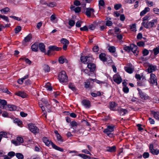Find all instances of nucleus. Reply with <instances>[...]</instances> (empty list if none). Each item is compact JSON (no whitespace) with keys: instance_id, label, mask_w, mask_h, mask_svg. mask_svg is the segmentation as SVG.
Listing matches in <instances>:
<instances>
[{"instance_id":"nucleus-20","label":"nucleus","mask_w":159,"mask_h":159,"mask_svg":"<svg viewBox=\"0 0 159 159\" xmlns=\"http://www.w3.org/2000/svg\"><path fill=\"white\" fill-rule=\"evenodd\" d=\"M140 97L143 100H146L148 99L149 97L145 93L143 92H140Z\"/></svg>"},{"instance_id":"nucleus-3","label":"nucleus","mask_w":159,"mask_h":159,"mask_svg":"<svg viewBox=\"0 0 159 159\" xmlns=\"http://www.w3.org/2000/svg\"><path fill=\"white\" fill-rule=\"evenodd\" d=\"M58 79L60 83L64 84L68 82V78L65 71H61L59 73Z\"/></svg>"},{"instance_id":"nucleus-43","label":"nucleus","mask_w":159,"mask_h":159,"mask_svg":"<svg viewBox=\"0 0 159 159\" xmlns=\"http://www.w3.org/2000/svg\"><path fill=\"white\" fill-rule=\"evenodd\" d=\"M149 20H150V16L148 15L143 18V22H147Z\"/></svg>"},{"instance_id":"nucleus-21","label":"nucleus","mask_w":159,"mask_h":159,"mask_svg":"<svg viewBox=\"0 0 159 159\" xmlns=\"http://www.w3.org/2000/svg\"><path fill=\"white\" fill-rule=\"evenodd\" d=\"M32 36L31 34H29L28 35H27L26 37H25L22 42L23 44L24 43H27L29 42L30 41L31 39H32Z\"/></svg>"},{"instance_id":"nucleus-25","label":"nucleus","mask_w":159,"mask_h":159,"mask_svg":"<svg viewBox=\"0 0 159 159\" xmlns=\"http://www.w3.org/2000/svg\"><path fill=\"white\" fill-rule=\"evenodd\" d=\"M39 49L43 52H45L46 50L45 49V46L43 43H40L39 44L38 46Z\"/></svg>"},{"instance_id":"nucleus-29","label":"nucleus","mask_w":159,"mask_h":159,"mask_svg":"<svg viewBox=\"0 0 159 159\" xmlns=\"http://www.w3.org/2000/svg\"><path fill=\"white\" fill-rule=\"evenodd\" d=\"M151 113L155 118L159 120V112L152 111Z\"/></svg>"},{"instance_id":"nucleus-28","label":"nucleus","mask_w":159,"mask_h":159,"mask_svg":"<svg viewBox=\"0 0 159 159\" xmlns=\"http://www.w3.org/2000/svg\"><path fill=\"white\" fill-rule=\"evenodd\" d=\"M70 9L74 11L75 12H79L81 11V8L80 7H75V6L71 5L70 7Z\"/></svg>"},{"instance_id":"nucleus-19","label":"nucleus","mask_w":159,"mask_h":159,"mask_svg":"<svg viewBox=\"0 0 159 159\" xmlns=\"http://www.w3.org/2000/svg\"><path fill=\"white\" fill-rule=\"evenodd\" d=\"M107 148L106 151L110 152H115L116 150V148L115 146H113L111 147H107Z\"/></svg>"},{"instance_id":"nucleus-64","label":"nucleus","mask_w":159,"mask_h":159,"mask_svg":"<svg viewBox=\"0 0 159 159\" xmlns=\"http://www.w3.org/2000/svg\"><path fill=\"white\" fill-rule=\"evenodd\" d=\"M30 159H41L40 157L38 155H34L30 157Z\"/></svg>"},{"instance_id":"nucleus-37","label":"nucleus","mask_w":159,"mask_h":159,"mask_svg":"<svg viewBox=\"0 0 159 159\" xmlns=\"http://www.w3.org/2000/svg\"><path fill=\"white\" fill-rule=\"evenodd\" d=\"M108 49L111 53H114L116 51V48L114 46H109Z\"/></svg>"},{"instance_id":"nucleus-13","label":"nucleus","mask_w":159,"mask_h":159,"mask_svg":"<svg viewBox=\"0 0 159 159\" xmlns=\"http://www.w3.org/2000/svg\"><path fill=\"white\" fill-rule=\"evenodd\" d=\"M125 71L129 74H131L133 71V69L132 67V65L131 64H129V66H127L125 67Z\"/></svg>"},{"instance_id":"nucleus-8","label":"nucleus","mask_w":159,"mask_h":159,"mask_svg":"<svg viewBox=\"0 0 159 159\" xmlns=\"http://www.w3.org/2000/svg\"><path fill=\"white\" fill-rule=\"evenodd\" d=\"M147 82L145 76L143 73L140 75V86H145Z\"/></svg>"},{"instance_id":"nucleus-26","label":"nucleus","mask_w":159,"mask_h":159,"mask_svg":"<svg viewBox=\"0 0 159 159\" xmlns=\"http://www.w3.org/2000/svg\"><path fill=\"white\" fill-rule=\"evenodd\" d=\"M51 145L53 148L56 150H57L59 151L60 152H63V149L60 148V147L57 146L55 144L53 143H51Z\"/></svg>"},{"instance_id":"nucleus-56","label":"nucleus","mask_w":159,"mask_h":159,"mask_svg":"<svg viewBox=\"0 0 159 159\" xmlns=\"http://www.w3.org/2000/svg\"><path fill=\"white\" fill-rule=\"evenodd\" d=\"M149 52L148 50L146 49H144V50L143 51V54L144 56H147Z\"/></svg>"},{"instance_id":"nucleus-62","label":"nucleus","mask_w":159,"mask_h":159,"mask_svg":"<svg viewBox=\"0 0 159 159\" xmlns=\"http://www.w3.org/2000/svg\"><path fill=\"white\" fill-rule=\"evenodd\" d=\"M90 83L89 81H87L84 82L85 87L86 88H88L89 86Z\"/></svg>"},{"instance_id":"nucleus-41","label":"nucleus","mask_w":159,"mask_h":159,"mask_svg":"<svg viewBox=\"0 0 159 159\" xmlns=\"http://www.w3.org/2000/svg\"><path fill=\"white\" fill-rule=\"evenodd\" d=\"M61 43L63 44L68 45L69 42L68 40L66 39L62 38L61 40Z\"/></svg>"},{"instance_id":"nucleus-9","label":"nucleus","mask_w":159,"mask_h":159,"mask_svg":"<svg viewBox=\"0 0 159 159\" xmlns=\"http://www.w3.org/2000/svg\"><path fill=\"white\" fill-rule=\"evenodd\" d=\"M150 82L155 85H157V82L156 76L153 74L152 73L150 75Z\"/></svg>"},{"instance_id":"nucleus-10","label":"nucleus","mask_w":159,"mask_h":159,"mask_svg":"<svg viewBox=\"0 0 159 159\" xmlns=\"http://www.w3.org/2000/svg\"><path fill=\"white\" fill-rule=\"evenodd\" d=\"M149 150L150 152L153 155H157L159 153V150L154 149L153 145L152 144H150L149 145Z\"/></svg>"},{"instance_id":"nucleus-12","label":"nucleus","mask_w":159,"mask_h":159,"mask_svg":"<svg viewBox=\"0 0 159 159\" xmlns=\"http://www.w3.org/2000/svg\"><path fill=\"white\" fill-rule=\"evenodd\" d=\"M117 110L121 115L124 116L128 113V110L126 109L119 107Z\"/></svg>"},{"instance_id":"nucleus-33","label":"nucleus","mask_w":159,"mask_h":159,"mask_svg":"<svg viewBox=\"0 0 159 159\" xmlns=\"http://www.w3.org/2000/svg\"><path fill=\"white\" fill-rule=\"evenodd\" d=\"M8 110L11 111H15L16 109V107L13 105H8L7 106Z\"/></svg>"},{"instance_id":"nucleus-17","label":"nucleus","mask_w":159,"mask_h":159,"mask_svg":"<svg viewBox=\"0 0 159 159\" xmlns=\"http://www.w3.org/2000/svg\"><path fill=\"white\" fill-rule=\"evenodd\" d=\"M99 58L100 60L103 62H105L107 60V57H106V54L104 53H101L99 55Z\"/></svg>"},{"instance_id":"nucleus-47","label":"nucleus","mask_w":159,"mask_h":159,"mask_svg":"<svg viewBox=\"0 0 159 159\" xmlns=\"http://www.w3.org/2000/svg\"><path fill=\"white\" fill-rule=\"evenodd\" d=\"M0 18H2L7 22L9 21L8 17L2 15L0 14Z\"/></svg>"},{"instance_id":"nucleus-4","label":"nucleus","mask_w":159,"mask_h":159,"mask_svg":"<svg viewBox=\"0 0 159 159\" xmlns=\"http://www.w3.org/2000/svg\"><path fill=\"white\" fill-rule=\"evenodd\" d=\"M114 127L115 126L113 125H108L107 128L104 130L103 132L109 137H112L113 136V134L111 132L114 131Z\"/></svg>"},{"instance_id":"nucleus-16","label":"nucleus","mask_w":159,"mask_h":159,"mask_svg":"<svg viewBox=\"0 0 159 159\" xmlns=\"http://www.w3.org/2000/svg\"><path fill=\"white\" fill-rule=\"evenodd\" d=\"M43 141L48 147H49L51 145V143H52L51 141H49L48 139L46 137H44L43 138Z\"/></svg>"},{"instance_id":"nucleus-52","label":"nucleus","mask_w":159,"mask_h":159,"mask_svg":"<svg viewBox=\"0 0 159 159\" xmlns=\"http://www.w3.org/2000/svg\"><path fill=\"white\" fill-rule=\"evenodd\" d=\"M0 104L6 106L7 104V102L5 100H2L0 99Z\"/></svg>"},{"instance_id":"nucleus-44","label":"nucleus","mask_w":159,"mask_h":159,"mask_svg":"<svg viewBox=\"0 0 159 159\" xmlns=\"http://www.w3.org/2000/svg\"><path fill=\"white\" fill-rule=\"evenodd\" d=\"M68 87L69 89H70L73 91H75L76 90L75 85L72 83L69 84Z\"/></svg>"},{"instance_id":"nucleus-34","label":"nucleus","mask_w":159,"mask_h":159,"mask_svg":"<svg viewBox=\"0 0 159 159\" xmlns=\"http://www.w3.org/2000/svg\"><path fill=\"white\" fill-rule=\"evenodd\" d=\"M38 45L37 44L34 43L31 46V48L33 51L36 52L38 51Z\"/></svg>"},{"instance_id":"nucleus-60","label":"nucleus","mask_w":159,"mask_h":159,"mask_svg":"<svg viewBox=\"0 0 159 159\" xmlns=\"http://www.w3.org/2000/svg\"><path fill=\"white\" fill-rule=\"evenodd\" d=\"M153 12L157 14H159V9L157 8H154L153 9Z\"/></svg>"},{"instance_id":"nucleus-46","label":"nucleus","mask_w":159,"mask_h":159,"mask_svg":"<svg viewBox=\"0 0 159 159\" xmlns=\"http://www.w3.org/2000/svg\"><path fill=\"white\" fill-rule=\"evenodd\" d=\"M65 58L63 56H61L59 58L58 61L60 63L63 64L65 62Z\"/></svg>"},{"instance_id":"nucleus-14","label":"nucleus","mask_w":159,"mask_h":159,"mask_svg":"<svg viewBox=\"0 0 159 159\" xmlns=\"http://www.w3.org/2000/svg\"><path fill=\"white\" fill-rule=\"evenodd\" d=\"M142 34L140 33V47H143L144 46V43L147 42L146 39L142 37Z\"/></svg>"},{"instance_id":"nucleus-18","label":"nucleus","mask_w":159,"mask_h":159,"mask_svg":"<svg viewBox=\"0 0 159 159\" xmlns=\"http://www.w3.org/2000/svg\"><path fill=\"white\" fill-rule=\"evenodd\" d=\"M48 49L52 51H59L61 49V48L57 47L55 45L50 46L48 47Z\"/></svg>"},{"instance_id":"nucleus-36","label":"nucleus","mask_w":159,"mask_h":159,"mask_svg":"<svg viewBox=\"0 0 159 159\" xmlns=\"http://www.w3.org/2000/svg\"><path fill=\"white\" fill-rule=\"evenodd\" d=\"M56 137L57 140V141L59 143H61L63 141V139H62V137L60 134L57 135L56 136Z\"/></svg>"},{"instance_id":"nucleus-23","label":"nucleus","mask_w":159,"mask_h":159,"mask_svg":"<svg viewBox=\"0 0 159 159\" xmlns=\"http://www.w3.org/2000/svg\"><path fill=\"white\" fill-rule=\"evenodd\" d=\"M16 140L19 143V144L17 143L16 141H13V143L17 146L20 144V143H22L23 142V139L21 137H17L16 138Z\"/></svg>"},{"instance_id":"nucleus-24","label":"nucleus","mask_w":159,"mask_h":159,"mask_svg":"<svg viewBox=\"0 0 159 159\" xmlns=\"http://www.w3.org/2000/svg\"><path fill=\"white\" fill-rule=\"evenodd\" d=\"M157 68V66H153L152 65H150L149 66L148 68V71L149 73H151L153 71L155 70Z\"/></svg>"},{"instance_id":"nucleus-45","label":"nucleus","mask_w":159,"mask_h":159,"mask_svg":"<svg viewBox=\"0 0 159 159\" xmlns=\"http://www.w3.org/2000/svg\"><path fill=\"white\" fill-rule=\"evenodd\" d=\"M44 70L45 72H48L50 71V68L49 66L47 65H44L43 66Z\"/></svg>"},{"instance_id":"nucleus-55","label":"nucleus","mask_w":159,"mask_h":159,"mask_svg":"<svg viewBox=\"0 0 159 159\" xmlns=\"http://www.w3.org/2000/svg\"><path fill=\"white\" fill-rule=\"evenodd\" d=\"M106 61L107 64L110 65L112 63V61L110 57H109V58H107V60Z\"/></svg>"},{"instance_id":"nucleus-59","label":"nucleus","mask_w":159,"mask_h":159,"mask_svg":"<svg viewBox=\"0 0 159 159\" xmlns=\"http://www.w3.org/2000/svg\"><path fill=\"white\" fill-rule=\"evenodd\" d=\"M123 90L124 93H127L129 92V89L127 87H124L123 88Z\"/></svg>"},{"instance_id":"nucleus-22","label":"nucleus","mask_w":159,"mask_h":159,"mask_svg":"<svg viewBox=\"0 0 159 159\" xmlns=\"http://www.w3.org/2000/svg\"><path fill=\"white\" fill-rule=\"evenodd\" d=\"M78 156L79 157H81L83 159H91V157L90 156L86 155L85 154H79L78 155H72V156Z\"/></svg>"},{"instance_id":"nucleus-15","label":"nucleus","mask_w":159,"mask_h":159,"mask_svg":"<svg viewBox=\"0 0 159 159\" xmlns=\"http://www.w3.org/2000/svg\"><path fill=\"white\" fill-rule=\"evenodd\" d=\"M82 105L86 108H89L90 106V102L88 100L84 99L82 102Z\"/></svg>"},{"instance_id":"nucleus-30","label":"nucleus","mask_w":159,"mask_h":159,"mask_svg":"<svg viewBox=\"0 0 159 159\" xmlns=\"http://www.w3.org/2000/svg\"><path fill=\"white\" fill-rule=\"evenodd\" d=\"M150 9L149 7H147L145 8L144 10L142 11L140 13V15L141 16H143L147 12L150 11Z\"/></svg>"},{"instance_id":"nucleus-58","label":"nucleus","mask_w":159,"mask_h":159,"mask_svg":"<svg viewBox=\"0 0 159 159\" xmlns=\"http://www.w3.org/2000/svg\"><path fill=\"white\" fill-rule=\"evenodd\" d=\"M93 51L95 52H97L99 50L98 47L97 46H95L93 47Z\"/></svg>"},{"instance_id":"nucleus-57","label":"nucleus","mask_w":159,"mask_h":159,"mask_svg":"<svg viewBox=\"0 0 159 159\" xmlns=\"http://www.w3.org/2000/svg\"><path fill=\"white\" fill-rule=\"evenodd\" d=\"M99 6L100 7V6H103L105 5V2L103 0H100L99 1Z\"/></svg>"},{"instance_id":"nucleus-2","label":"nucleus","mask_w":159,"mask_h":159,"mask_svg":"<svg viewBox=\"0 0 159 159\" xmlns=\"http://www.w3.org/2000/svg\"><path fill=\"white\" fill-rule=\"evenodd\" d=\"M157 19H155L150 21L143 22L142 25L147 29H150L153 27H155L157 25Z\"/></svg>"},{"instance_id":"nucleus-54","label":"nucleus","mask_w":159,"mask_h":159,"mask_svg":"<svg viewBox=\"0 0 159 159\" xmlns=\"http://www.w3.org/2000/svg\"><path fill=\"white\" fill-rule=\"evenodd\" d=\"M112 24V22L109 20H107L106 23V25L108 26H111Z\"/></svg>"},{"instance_id":"nucleus-38","label":"nucleus","mask_w":159,"mask_h":159,"mask_svg":"<svg viewBox=\"0 0 159 159\" xmlns=\"http://www.w3.org/2000/svg\"><path fill=\"white\" fill-rule=\"evenodd\" d=\"M10 11V9L7 7H5L1 10H0L1 12L4 14H6L7 12L9 11Z\"/></svg>"},{"instance_id":"nucleus-63","label":"nucleus","mask_w":159,"mask_h":159,"mask_svg":"<svg viewBox=\"0 0 159 159\" xmlns=\"http://www.w3.org/2000/svg\"><path fill=\"white\" fill-rule=\"evenodd\" d=\"M147 5L149 7H152L153 6L154 4L152 2L147 1L146 2Z\"/></svg>"},{"instance_id":"nucleus-49","label":"nucleus","mask_w":159,"mask_h":159,"mask_svg":"<svg viewBox=\"0 0 159 159\" xmlns=\"http://www.w3.org/2000/svg\"><path fill=\"white\" fill-rule=\"evenodd\" d=\"M16 154L13 151L10 152L7 154V156L11 158L12 157L15 155Z\"/></svg>"},{"instance_id":"nucleus-51","label":"nucleus","mask_w":159,"mask_h":159,"mask_svg":"<svg viewBox=\"0 0 159 159\" xmlns=\"http://www.w3.org/2000/svg\"><path fill=\"white\" fill-rule=\"evenodd\" d=\"M46 88L47 90L49 91H51L52 90V86L50 85V84L48 83L46 85Z\"/></svg>"},{"instance_id":"nucleus-5","label":"nucleus","mask_w":159,"mask_h":159,"mask_svg":"<svg viewBox=\"0 0 159 159\" xmlns=\"http://www.w3.org/2000/svg\"><path fill=\"white\" fill-rule=\"evenodd\" d=\"M28 126L30 130L34 134H36L39 133V129L34 124L30 123Z\"/></svg>"},{"instance_id":"nucleus-11","label":"nucleus","mask_w":159,"mask_h":159,"mask_svg":"<svg viewBox=\"0 0 159 159\" xmlns=\"http://www.w3.org/2000/svg\"><path fill=\"white\" fill-rule=\"evenodd\" d=\"M87 63L88 64L87 67L89 69L90 71L92 72L94 71L96 68L95 64L89 61L87 62Z\"/></svg>"},{"instance_id":"nucleus-61","label":"nucleus","mask_w":159,"mask_h":159,"mask_svg":"<svg viewBox=\"0 0 159 159\" xmlns=\"http://www.w3.org/2000/svg\"><path fill=\"white\" fill-rule=\"evenodd\" d=\"M149 156V154L148 152H144L143 154V157L144 158H148Z\"/></svg>"},{"instance_id":"nucleus-53","label":"nucleus","mask_w":159,"mask_h":159,"mask_svg":"<svg viewBox=\"0 0 159 159\" xmlns=\"http://www.w3.org/2000/svg\"><path fill=\"white\" fill-rule=\"evenodd\" d=\"M21 30V27L20 26H18L15 29V33H18Z\"/></svg>"},{"instance_id":"nucleus-27","label":"nucleus","mask_w":159,"mask_h":159,"mask_svg":"<svg viewBox=\"0 0 159 159\" xmlns=\"http://www.w3.org/2000/svg\"><path fill=\"white\" fill-rule=\"evenodd\" d=\"M90 59L89 57L82 56L80 57V61L82 63L85 64L86 63H87L88 60H89Z\"/></svg>"},{"instance_id":"nucleus-40","label":"nucleus","mask_w":159,"mask_h":159,"mask_svg":"<svg viewBox=\"0 0 159 159\" xmlns=\"http://www.w3.org/2000/svg\"><path fill=\"white\" fill-rule=\"evenodd\" d=\"M15 155L18 159H23L24 157L23 155L20 153H16Z\"/></svg>"},{"instance_id":"nucleus-31","label":"nucleus","mask_w":159,"mask_h":159,"mask_svg":"<svg viewBox=\"0 0 159 159\" xmlns=\"http://www.w3.org/2000/svg\"><path fill=\"white\" fill-rule=\"evenodd\" d=\"M116 106V103L115 102H111L110 103V108L112 110L114 111L116 110V109L115 108Z\"/></svg>"},{"instance_id":"nucleus-7","label":"nucleus","mask_w":159,"mask_h":159,"mask_svg":"<svg viewBox=\"0 0 159 159\" xmlns=\"http://www.w3.org/2000/svg\"><path fill=\"white\" fill-rule=\"evenodd\" d=\"M113 78L114 81L117 84H120L122 82V78L118 73L114 75Z\"/></svg>"},{"instance_id":"nucleus-35","label":"nucleus","mask_w":159,"mask_h":159,"mask_svg":"<svg viewBox=\"0 0 159 159\" xmlns=\"http://www.w3.org/2000/svg\"><path fill=\"white\" fill-rule=\"evenodd\" d=\"M46 4L48 6L51 7H56L57 5V3L55 2H51L48 3H46Z\"/></svg>"},{"instance_id":"nucleus-50","label":"nucleus","mask_w":159,"mask_h":159,"mask_svg":"<svg viewBox=\"0 0 159 159\" xmlns=\"http://www.w3.org/2000/svg\"><path fill=\"white\" fill-rule=\"evenodd\" d=\"M122 6V5L120 4H115L114 5V8L116 10H119Z\"/></svg>"},{"instance_id":"nucleus-32","label":"nucleus","mask_w":159,"mask_h":159,"mask_svg":"<svg viewBox=\"0 0 159 159\" xmlns=\"http://www.w3.org/2000/svg\"><path fill=\"white\" fill-rule=\"evenodd\" d=\"M16 94L22 98H25L26 97V95L25 93L23 91H19L16 93Z\"/></svg>"},{"instance_id":"nucleus-39","label":"nucleus","mask_w":159,"mask_h":159,"mask_svg":"<svg viewBox=\"0 0 159 159\" xmlns=\"http://www.w3.org/2000/svg\"><path fill=\"white\" fill-rule=\"evenodd\" d=\"M130 29L132 31H136V24H134L130 25Z\"/></svg>"},{"instance_id":"nucleus-6","label":"nucleus","mask_w":159,"mask_h":159,"mask_svg":"<svg viewBox=\"0 0 159 159\" xmlns=\"http://www.w3.org/2000/svg\"><path fill=\"white\" fill-rule=\"evenodd\" d=\"M85 11V13L88 17H90L91 16H94L95 10L93 9L90 8H86Z\"/></svg>"},{"instance_id":"nucleus-42","label":"nucleus","mask_w":159,"mask_h":159,"mask_svg":"<svg viewBox=\"0 0 159 159\" xmlns=\"http://www.w3.org/2000/svg\"><path fill=\"white\" fill-rule=\"evenodd\" d=\"M75 21L73 20H70L69 21V25L70 26L68 27L69 29H70L71 27L74 26L75 24Z\"/></svg>"},{"instance_id":"nucleus-1","label":"nucleus","mask_w":159,"mask_h":159,"mask_svg":"<svg viewBox=\"0 0 159 159\" xmlns=\"http://www.w3.org/2000/svg\"><path fill=\"white\" fill-rule=\"evenodd\" d=\"M123 49L128 52H129L131 51L135 55L137 56L139 54V51L137 50V47L134 44H131L129 46L124 47Z\"/></svg>"},{"instance_id":"nucleus-48","label":"nucleus","mask_w":159,"mask_h":159,"mask_svg":"<svg viewBox=\"0 0 159 159\" xmlns=\"http://www.w3.org/2000/svg\"><path fill=\"white\" fill-rule=\"evenodd\" d=\"M154 55H157L159 53V46L154 48L153 49Z\"/></svg>"}]
</instances>
